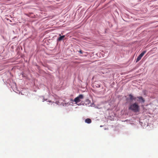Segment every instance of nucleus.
Returning a JSON list of instances; mask_svg holds the SVG:
<instances>
[{"mask_svg":"<svg viewBox=\"0 0 158 158\" xmlns=\"http://www.w3.org/2000/svg\"><path fill=\"white\" fill-rule=\"evenodd\" d=\"M129 109L135 112H138L139 111L140 108L139 106L136 103L131 104L129 107Z\"/></svg>","mask_w":158,"mask_h":158,"instance_id":"obj_1","label":"nucleus"},{"mask_svg":"<svg viewBox=\"0 0 158 158\" xmlns=\"http://www.w3.org/2000/svg\"><path fill=\"white\" fill-rule=\"evenodd\" d=\"M83 98V95L82 94H80L74 99L73 101L75 102L76 104H77V103L80 102L81 100Z\"/></svg>","mask_w":158,"mask_h":158,"instance_id":"obj_2","label":"nucleus"},{"mask_svg":"<svg viewBox=\"0 0 158 158\" xmlns=\"http://www.w3.org/2000/svg\"><path fill=\"white\" fill-rule=\"evenodd\" d=\"M146 51L143 52L137 57L136 60V62H138L142 58L143 56L144 55L145 53H146Z\"/></svg>","mask_w":158,"mask_h":158,"instance_id":"obj_3","label":"nucleus"},{"mask_svg":"<svg viewBox=\"0 0 158 158\" xmlns=\"http://www.w3.org/2000/svg\"><path fill=\"white\" fill-rule=\"evenodd\" d=\"M137 98H138V99L137 100V101L139 102L141 101L142 102H144L145 100L143 98V97L141 96H139L136 97Z\"/></svg>","mask_w":158,"mask_h":158,"instance_id":"obj_4","label":"nucleus"},{"mask_svg":"<svg viewBox=\"0 0 158 158\" xmlns=\"http://www.w3.org/2000/svg\"><path fill=\"white\" fill-rule=\"evenodd\" d=\"M129 97L130 98V99L131 100H135L137 99L136 97H135L133 96L131 94H130L129 95Z\"/></svg>","mask_w":158,"mask_h":158,"instance_id":"obj_5","label":"nucleus"},{"mask_svg":"<svg viewBox=\"0 0 158 158\" xmlns=\"http://www.w3.org/2000/svg\"><path fill=\"white\" fill-rule=\"evenodd\" d=\"M94 85L98 88L100 87V84L98 82H95L94 84Z\"/></svg>","mask_w":158,"mask_h":158,"instance_id":"obj_6","label":"nucleus"},{"mask_svg":"<svg viewBox=\"0 0 158 158\" xmlns=\"http://www.w3.org/2000/svg\"><path fill=\"white\" fill-rule=\"evenodd\" d=\"M59 36H60V37L58 39V41H61L65 37V35L61 36L60 34L59 35Z\"/></svg>","mask_w":158,"mask_h":158,"instance_id":"obj_7","label":"nucleus"},{"mask_svg":"<svg viewBox=\"0 0 158 158\" xmlns=\"http://www.w3.org/2000/svg\"><path fill=\"white\" fill-rule=\"evenodd\" d=\"M85 122L88 123H90L91 122V120L89 118H87L85 120Z\"/></svg>","mask_w":158,"mask_h":158,"instance_id":"obj_8","label":"nucleus"},{"mask_svg":"<svg viewBox=\"0 0 158 158\" xmlns=\"http://www.w3.org/2000/svg\"><path fill=\"white\" fill-rule=\"evenodd\" d=\"M80 53H81V54H83V52H82V51L81 50H80L79 52Z\"/></svg>","mask_w":158,"mask_h":158,"instance_id":"obj_9","label":"nucleus"}]
</instances>
